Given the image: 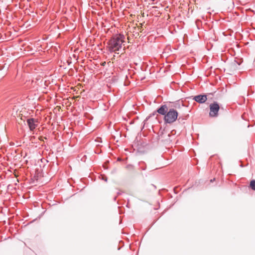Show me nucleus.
Wrapping results in <instances>:
<instances>
[{
    "label": "nucleus",
    "mask_w": 255,
    "mask_h": 255,
    "mask_svg": "<svg viewBox=\"0 0 255 255\" xmlns=\"http://www.w3.org/2000/svg\"><path fill=\"white\" fill-rule=\"evenodd\" d=\"M125 36L123 34H117L112 37L108 42V48L111 52H116L121 49L125 42Z\"/></svg>",
    "instance_id": "1"
},
{
    "label": "nucleus",
    "mask_w": 255,
    "mask_h": 255,
    "mask_svg": "<svg viewBox=\"0 0 255 255\" xmlns=\"http://www.w3.org/2000/svg\"><path fill=\"white\" fill-rule=\"evenodd\" d=\"M178 113L174 109H170L164 117V121L166 124H172L177 119Z\"/></svg>",
    "instance_id": "2"
},
{
    "label": "nucleus",
    "mask_w": 255,
    "mask_h": 255,
    "mask_svg": "<svg viewBox=\"0 0 255 255\" xmlns=\"http://www.w3.org/2000/svg\"><path fill=\"white\" fill-rule=\"evenodd\" d=\"M210 112L209 116L210 117H217L218 116V112L220 109V106L217 102H214L209 106Z\"/></svg>",
    "instance_id": "3"
},
{
    "label": "nucleus",
    "mask_w": 255,
    "mask_h": 255,
    "mask_svg": "<svg viewBox=\"0 0 255 255\" xmlns=\"http://www.w3.org/2000/svg\"><path fill=\"white\" fill-rule=\"evenodd\" d=\"M38 120L35 119L30 118L27 120V125L30 130H33L38 125Z\"/></svg>",
    "instance_id": "4"
},
{
    "label": "nucleus",
    "mask_w": 255,
    "mask_h": 255,
    "mask_svg": "<svg viewBox=\"0 0 255 255\" xmlns=\"http://www.w3.org/2000/svg\"><path fill=\"white\" fill-rule=\"evenodd\" d=\"M193 100L199 103L202 104L207 101V98L206 95H199L194 96Z\"/></svg>",
    "instance_id": "5"
},
{
    "label": "nucleus",
    "mask_w": 255,
    "mask_h": 255,
    "mask_svg": "<svg viewBox=\"0 0 255 255\" xmlns=\"http://www.w3.org/2000/svg\"><path fill=\"white\" fill-rule=\"evenodd\" d=\"M169 111L167 106L166 104L162 105L160 108H159L156 112L161 115H165L167 114Z\"/></svg>",
    "instance_id": "6"
},
{
    "label": "nucleus",
    "mask_w": 255,
    "mask_h": 255,
    "mask_svg": "<svg viewBox=\"0 0 255 255\" xmlns=\"http://www.w3.org/2000/svg\"><path fill=\"white\" fill-rule=\"evenodd\" d=\"M250 187L255 191V180H253L250 182Z\"/></svg>",
    "instance_id": "7"
},
{
    "label": "nucleus",
    "mask_w": 255,
    "mask_h": 255,
    "mask_svg": "<svg viewBox=\"0 0 255 255\" xmlns=\"http://www.w3.org/2000/svg\"><path fill=\"white\" fill-rule=\"evenodd\" d=\"M101 65L102 66H105L106 65V62L105 61L102 62Z\"/></svg>",
    "instance_id": "8"
}]
</instances>
